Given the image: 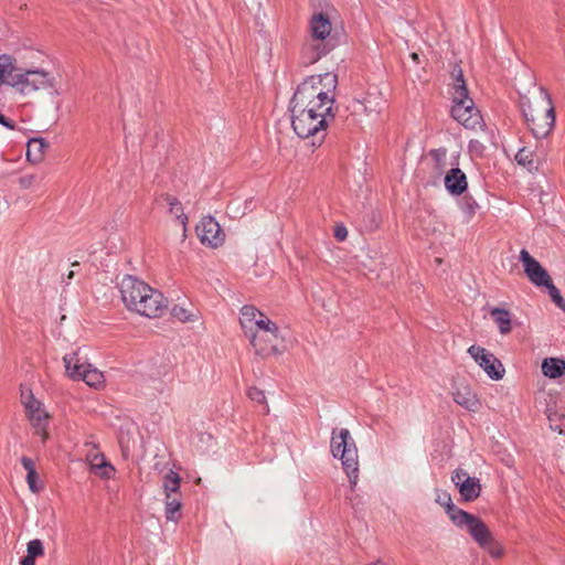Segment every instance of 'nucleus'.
<instances>
[{"instance_id": "nucleus-1", "label": "nucleus", "mask_w": 565, "mask_h": 565, "mask_svg": "<svg viewBox=\"0 0 565 565\" xmlns=\"http://www.w3.org/2000/svg\"><path fill=\"white\" fill-rule=\"evenodd\" d=\"M338 75L331 72L307 77L297 88L290 105L299 106L300 99L308 102L306 109L315 115L334 119L335 90Z\"/></svg>"}, {"instance_id": "nucleus-2", "label": "nucleus", "mask_w": 565, "mask_h": 565, "mask_svg": "<svg viewBox=\"0 0 565 565\" xmlns=\"http://www.w3.org/2000/svg\"><path fill=\"white\" fill-rule=\"evenodd\" d=\"M121 300L126 308L147 318L163 315L168 303L163 295L134 276H125L119 285Z\"/></svg>"}, {"instance_id": "nucleus-3", "label": "nucleus", "mask_w": 565, "mask_h": 565, "mask_svg": "<svg viewBox=\"0 0 565 565\" xmlns=\"http://www.w3.org/2000/svg\"><path fill=\"white\" fill-rule=\"evenodd\" d=\"M524 119L536 138L546 137L555 125V109L548 92L540 86L521 97Z\"/></svg>"}, {"instance_id": "nucleus-4", "label": "nucleus", "mask_w": 565, "mask_h": 565, "mask_svg": "<svg viewBox=\"0 0 565 565\" xmlns=\"http://www.w3.org/2000/svg\"><path fill=\"white\" fill-rule=\"evenodd\" d=\"M300 102L299 106L290 105L291 127L299 138H312V146L320 145L326 137L329 122L334 119L310 113V109L302 107L308 106V102L302 98Z\"/></svg>"}, {"instance_id": "nucleus-5", "label": "nucleus", "mask_w": 565, "mask_h": 565, "mask_svg": "<svg viewBox=\"0 0 565 565\" xmlns=\"http://www.w3.org/2000/svg\"><path fill=\"white\" fill-rule=\"evenodd\" d=\"M331 452L337 458L340 457L343 469L350 479L351 487L354 488L359 478V455L355 444L351 440L350 431L342 428L332 433Z\"/></svg>"}, {"instance_id": "nucleus-6", "label": "nucleus", "mask_w": 565, "mask_h": 565, "mask_svg": "<svg viewBox=\"0 0 565 565\" xmlns=\"http://www.w3.org/2000/svg\"><path fill=\"white\" fill-rule=\"evenodd\" d=\"M249 343L257 355L262 358L276 356L286 350V331L273 322L255 335V339H250Z\"/></svg>"}, {"instance_id": "nucleus-7", "label": "nucleus", "mask_w": 565, "mask_h": 565, "mask_svg": "<svg viewBox=\"0 0 565 565\" xmlns=\"http://www.w3.org/2000/svg\"><path fill=\"white\" fill-rule=\"evenodd\" d=\"M459 522L466 523V530L475 542L486 551L492 558H501L504 555V548L492 535L486 523L478 516L461 515Z\"/></svg>"}, {"instance_id": "nucleus-8", "label": "nucleus", "mask_w": 565, "mask_h": 565, "mask_svg": "<svg viewBox=\"0 0 565 565\" xmlns=\"http://www.w3.org/2000/svg\"><path fill=\"white\" fill-rule=\"evenodd\" d=\"M12 79L11 86L23 95H31L39 89L52 88L55 85V78L44 70L22 71L18 67Z\"/></svg>"}, {"instance_id": "nucleus-9", "label": "nucleus", "mask_w": 565, "mask_h": 565, "mask_svg": "<svg viewBox=\"0 0 565 565\" xmlns=\"http://www.w3.org/2000/svg\"><path fill=\"white\" fill-rule=\"evenodd\" d=\"M21 402L24 405L28 418L32 426L36 429V433L41 435L43 443L49 438L46 431V424L50 418L49 413L43 407V404L34 397L30 390L22 391Z\"/></svg>"}, {"instance_id": "nucleus-10", "label": "nucleus", "mask_w": 565, "mask_h": 565, "mask_svg": "<svg viewBox=\"0 0 565 565\" xmlns=\"http://www.w3.org/2000/svg\"><path fill=\"white\" fill-rule=\"evenodd\" d=\"M273 322L267 315L254 306H244L241 309L239 324L248 341L255 339V335L264 331Z\"/></svg>"}, {"instance_id": "nucleus-11", "label": "nucleus", "mask_w": 565, "mask_h": 565, "mask_svg": "<svg viewBox=\"0 0 565 565\" xmlns=\"http://www.w3.org/2000/svg\"><path fill=\"white\" fill-rule=\"evenodd\" d=\"M452 118L467 129L482 128L483 119L473 100L455 103L451 107Z\"/></svg>"}, {"instance_id": "nucleus-12", "label": "nucleus", "mask_w": 565, "mask_h": 565, "mask_svg": "<svg viewBox=\"0 0 565 565\" xmlns=\"http://www.w3.org/2000/svg\"><path fill=\"white\" fill-rule=\"evenodd\" d=\"M468 353L490 379L499 381L503 377L505 370L494 354L478 345H471L468 349Z\"/></svg>"}, {"instance_id": "nucleus-13", "label": "nucleus", "mask_w": 565, "mask_h": 565, "mask_svg": "<svg viewBox=\"0 0 565 565\" xmlns=\"http://www.w3.org/2000/svg\"><path fill=\"white\" fill-rule=\"evenodd\" d=\"M200 242L211 248H217L225 242V233L212 216H204L196 225Z\"/></svg>"}, {"instance_id": "nucleus-14", "label": "nucleus", "mask_w": 565, "mask_h": 565, "mask_svg": "<svg viewBox=\"0 0 565 565\" xmlns=\"http://www.w3.org/2000/svg\"><path fill=\"white\" fill-rule=\"evenodd\" d=\"M520 260L530 281L539 287L551 284L552 279L543 266L526 249L520 252Z\"/></svg>"}, {"instance_id": "nucleus-15", "label": "nucleus", "mask_w": 565, "mask_h": 565, "mask_svg": "<svg viewBox=\"0 0 565 565\" xmlns=\"http://www.w3.org/2000/svg\"><path fill=\"white\" fill-rule=\"evenodd\" d=\"M452 482L458 487L459 493L465 501H475L481 492V484L478 478L469 477L462 469H457L451 476Z\"/></svg>"}, {"instance_id": "nucleus-16", "label": "nucleus", "mask_w": 565, "mask_h": 565, "mask_svg": "<svg viewBox=\"0 0 565 565\" xmlns=\"http://www.w3.org/2000/svg\"><path fill=\"white\" fill-rule=\"evenodd\" d=\"M86 460L90 470L103 479H110L114 476V467L106 460L105 456L96 449H90L86 454Z\"/></svg>"}, {"instance_id": "nucleus-17", "label": "nucleus", "mask_w": 565, "mask_h": 565, "mask_svg": "<svg viewBox=\"0 0 565 565\" xmlns=\"http://www.w3.org/2000/svg\"><path fill=\"white\" fill-rule=\"evenodd\" d=\"M454 401L469 412H478L481 403L475 392L467 386H458L452 393Z\"/></svg>"}, {"instance_id": "nucleus-18", "label": "nucleus", "mask_w": 565, "mask_h": 565, "mask_svg": "<svg viewBox=\"0 0 565 565\" xmlns=\"http://www.w3.org/2000/svg\"><path fill=\"white\" fill-rule=\"evenodd\" d=\"M435 501L438 504H440L441 507H445L446 512L448 513L450 520L454 522L455 525H457L459 527H462V529L466 527V523H463V521L459 522V520L461 519L460 516L462 514L467 515V516H475L473 514H470L461 509L456 508L452 504L450 494L446 491H437Z\"/></svg>"}, {"instance_id": "nucleus-19", "label": "nucleus", "mask_w": 565, "mask_h": 565, "mask_svg": "<svg viewBox=\"0 0 565 565\" xmlns=\"http://www.w3.org/2000/svg\"><path fill=\"white\" fill-rule=\"evenodd\" d=\"M66 374L74 381L82 379L83 371L89 367V363L79 354L78 351L67 354L63 358Z\"/></svg>"}, {"instance_id": "nucleus-20", "label": "nucleus", "mask_w": 565, "mask_h": 565, "mask_svg": "<svg viewBox=\"0 0 565 565\" xmlns=\"http://www.w3.org/2000/svg\"><path fill=\"white\" fill-rule=\"evenodd\" d=\"M332 30V24L329 17L323 13H315L310 19V33L313 40H326Z\"/></svg>"}, {"instance_id": "nucleus-21", "label": "nucleus", "mask_w": 565, "mask_h": 565, "mask_svg": "<svg viewBox=\"0 0 565 565\" xmlns=\"http://www.w3.org/2000/svg\"><path fill=\"white\" fill-rule=\"evenodd\" d=\"M445 186L454 195H460L467 190L466 174L459 168H451L445 177Z\"/></svg>"}, {"instance_id": "nucleus-22", "label": "nucleus", "mask_w": 565, "mask_h": 565, "mask_svg": "<svg viewBox=\"0 0 565 565\" xmlns=\"http://www.w3.org/2000/svg\"><path fill=\"white\" fill-rule=\"evenodd\" d=\"M454 82L451 84L450 94L452 97V103L472 100L469 97V90L463 78L462 70L458 68L452 72Z\"/></svg>"}, {"instance_id": "nucleus-23", "label": "nucleus", "mask_w": 565, "mask_h": 565, "mask_svg": "<svg viewBox=\"0 0 565 565\" xmlns=\"http://www.w3.org/2000/svg\"><path fill=\"white\" fill-rule=\"evenodd\" d=\"M355 103L363 106L366 115L380 114L384 106V99L381 92H367L363 99H355Z\"/></svg>"}, {"instance_id": "nucleus-24", "label": "nucleus", "mask_w": 565, "mask_h": 565, "mask_svg": "<svg viewBox=\"0 0 565 565\" xmlns=\"http://www.w3.org/2000/svg\"><path fill=\"white\" fill-rule=\"evenodd\" d=\"M17 71V60L13 56L8 54L0 55V86H11Z\"/></svg>"}, {"instance_id": "nucleus-25", "label": "nucleus", "mask_w": 565, "mask_h": 565, "mask_svg": "<svg viewBox=\"0 0 565 565\" xmlns=\"http://www.w3.org/2000/svg\"><path fill=\"white\" fill-rule=\"evenodd\" d=\"M49 143L43 138H32L28 142L26 159L33 164L42 162Z\"/></svg>"}, {"instance_id": "nucleus-26", "label": "nucleus", "mask_w": 565, "mask_h": 565, "mask_svg": "<svg viewBox=\"0 0 565 565\" xmlns=\"http://www.w3.org/2000/svg\"><path fill=\"white\" fill-rule=\"evenodd\" d=\"M542 372L546 377L558 379L565 373V361L557 358H547L542 362Z\"/></svg>"}, {"instance_id": "nucleus-27", "label": "nucleus", "mask_w": 565, "mask_h": 565, "mask_svg": "<svg viewBox=\"0 0 565 565\" xmlns=\"http://www.w3.org/2000/svg\"><path fill=\"white\" fill-rule=\"evenodd\" d=\"M490 316L497 323L501 334H508L512 330L511 313L507 309L493 308Z\"/></svg>"}, {"instance_id": "nucleus-28", "label": "nucleus", "mask_w": 565, "mask_h": 565, "mask_svg": "<svg viewBox=\"0 0 565 565\" xmlns=\"http://www.w3.org/2000/svg\"><path fill=\"white\" fill-rule=\"evenodd\" d=\"M163 200L167 203V205L169 206L170 214L175 216V218H178L180 221V223L183 225V227L185 230L186 224H188V216L183 213V206H182L181 202L177 198H174L170 194H166L163 196Z\"/></svg>"}, {"instance_id": "nucleus-29", "label": "nucleus", "mask_w": 565, "mask_h": 565, "mask_svg": "<svg viewBox=\"0 0 565 565\" xmlns=\"http://www.w3.org/2000/svg\"><path fill=\"white\" fill-rule=\"evenodd\" d=\"M181 486V477L173 470H170L164 475L162 480V489L164 495L167 494H178L180 492Z\"/></svg>"}, {"instance_id": "nucleus-30", "label": "nucleus", "mask_w": 565, "mask_h": 565, "mask_svg": "<svg viewBox=\"0 0 565 565\" xmlns=\"http://www.w3.org/2000/svg\"><path fill=\"white\" fill-rule=\"evenodd\" d=\"M82 381H84L88 386L100 388L105 384V377L103 372L94 367L92 364L86 371H83Z\"/></svg>"}, {"instance_id": "nucleus-31", "label": "nucleus", "mask_w": 565, "mask_h": 565, "mask_svg": "<svg viewBox=\"0 0 565 565\" xmlns=\"http://www.w3.org/2000/svg\"><path fill=\"white\" fill-rule=\"evenodd\" d=\"M515 161L527 169V171L533 172L539 170V166L536 161L534 160V152L524 147L521 148L518 153L515 154Z\"/></svg>"}, {"instance_id": "nucleus-32", "label": "nucleus", "mask_w": 565, "mask_h": 565, "mask_svg": "<svg viewBox=\"0 0 565 565\" xmlns=\"http://www.w3.org/2000/svg\"><path fill=\"white\" fill-rule=\"evenodd\" d=\"M171 315L181 322H193L199 319V311L194 308H185L183 306L175 305Z\"/></svg>"}, {"instance_id": "nucleus-33", "label": "nucleus", "mask_w": 565, "mask_h": 565, "mask_svg": "<svg viewBox=\"0 0 565 565\" xmlns=\"http://www.w3.org/2000/svg\"><path fill=\"white\" fill-rule=\"evenodd\" d=\"M429 156L435 162V168L439 173H443L448 166H452V163L447 162V150L446 149H435L429 152Z\"/></svg>"}, {"instance_id": "nucleus-34", "label": "nucleus", "mask_w": 565, "mask_h": 565, "mask_svg": "<svg viewBox=\"0 0 565 565\" xmlns=\"http://www.w3.org/2000/svg\"><path fill=\"white\" fill-rule=\"evenodd\" d=\"M182 503H164L166 519L168 521L178 522L181 519Z\"/></svg>"}, {"instance_id": "nucleus-35", "label": "nucleus", "mask_w": 565, "mask_h": 565, "mask_svg": "<svg viewBox=\"0 0 565 565\" xmlns=\"http://www.w3.org/2000/svg\"><path fill=\"white\" fill-rule=\"evenodd\" d=\"M548 290V294L552 300L555 302L557 307L565 311V300L563 299L559 290L554 286L553 281L545 286Z\"/></svg>"}, {"instance_id": "nucleus-36", "label": "nucleus", "mask_w": 565, "mask_h": 565, "mask_svg": "<svg viewBox=\"0 0 565 565\" xmlns=\"http://www.w3.org/2000/svg\"><path fill=\"white\" fill-rule=\"evenodd\" d=\"M43 554V544L40 540H32L28 543V555L36 557Z\"/></svg>"}, {"instance_id": "nucleus-37", "label": "nucleus", "mask_w": 565, "mask_h": 565, "mask_svg": "<svg viewBox=\"0 0 565 565\" xmlns=\"http://www.w3.org/2000/svg\"><path fill=\"white\" fill-rule=\"evenodd\" d=\"M36 479H38L36 471L28 472L26 482H28V486H29L30 490L33 493H36V492H39L42 489V486H38L36 484Z\"/></svg>"}, {"instance_id": "nucleus-38", "label": "nucleus", "mask_w": 565, "mask_h": 565, "mask_svg": "<svg viewBox=\"0 0 565 565\" xmlns=\"http://www.w3.org/2000/svg\"><path fill=\"white\" fill-rule=\"evenodd\" d=\"M248 396L250 399L256 401L258 403H265L266 396L264 392L257 387H252L248 390Z\"/></svg>"}, {"instance_id": "nucleus-39", "label": "nucleus", "mask_w": 565, "mask_h": 565, "mask_svg": "<svg viewBox=\"0 0 565 565\" xmlns=\"http://www.w3.org/2000/svg\"><path fill=\"white\" fill-rule=\"evenodd\" d=\"M35 179L34 174L23 175L19 179V184L22 189H30L34 185Z\"/></svg>"}, {"instance_id": "nucleus-40", "label": "nucleus", "mask_w": 565, "mask_h": 565, "mask_svg": "<svg viewBox=\"0 0 565 565\" xmlns=\"http://www.w3.org/2000/svg\"><path fill=\"white\" fill-rule=\"evenodd\" d=\"M21 463L28 472L35 471L34 462L30 458L23 457Z\"/></svg>"}, {"instance_id": "nucleus-41", "label": "nucleus", "mask_w": 565, "mask_h": 565, "mask_svg": "<svg viewBox=\"0 0 565 565\" xmlns=\"http://www.w3.org/2000/svg\"><path fill=\"white\" fill-rule=\"evenodd\" d=\"M166 502L182 503V494L181 493H178V494H167V495H164V503Z\"/></svg>"}, {"instance_id": "nucleus-42", "label": "nucleus", "mask_w": 565, "mask_h": 565, "mask_svg": "<svg viewBox=\"0 0 565 565\" xmlns=\"http://www.w3.org/2000/svg\"><path fill=\"white\" fill-rule=\"evenodd\" d=\"M328 52L326 45H317L316 46V54L315 56L312 57V62H316L317 60H319L321 56L326 55Z\"/></svg>"}, {"instance_id": "nucleus-43", "label": "nucleus", "mask_w": 565, "mask_h": 565, "mask_svg": "<svg viewBox=\"0 0 565 565\" xmlns=\"http://www.w3.org/2000/svg\"><path fill=\"white\" fill-rule=\"evenodd\" d=\"M334 236L339 241H344L348 236V231L345 227L341 226V227H337L335 228V232H334Z\"/></svg>"}, {"instance_id": "nucleus-44", "label": "nucleus", "mask_w": 565, "mask_h": 565, "mask_svg": "<svg viewBox=\"0 0 565 565\" xmlns=\"http://www.w3.org/2000/svg\"><path fill=\"white\" fill-rule=\"evenodd\" d=\"M0 125L13 130L15 125L12 120L7 119L1 113H0Z\"/></svg>"}, {"instance_id": "nucleus-45", "label": "nucleus", "mask_w": 565, "mask_h": 565, "mask_svg": "<svg viewBox=\"0 0 565 565\" xmlns=\"http://www.w3.org/2000/svg\"><path fill=\"white\" fill-rule=\"evenodd\" d=\"M34 559H35V557L26 555L25 557L22 558L21 565H35Z\"/></svg>"}, {"instance_id": "nucleus-46", "label": "nucleus", "mask_w": 565, "mask_h": 565, "mask_svg": "<svg viewBox=\"0 0 565 565\" xmlns=\"http://www.w3.org/2000/svg\"><path fill=\"white\" fill-rule=\"evenodd\" d=\"M128 439L125 438V435H124V426L121 427L120 429V435H119V443L124 446L126 444V446H128Z\"/></svg>"}, {"instance_id": "nucleus-47", "label": "nucleus", "mask_w": 565, "mask_h": 565, "mask_svg": "<svg viewBox=\"0 0 565 565\" xmlns=\"http://www.w3.org/2000/svg\"><path fill=\"white\" fill-rule=\"evenodd\" d=\"M126 431H127V435L130 433V431H134L136 430V427L132 423H127L126 425Z\"/></svg>"}, {"instance_id": "nucleus-48", "label": "nucleus", "mask_w": 565, "mask_h": 565, "mask_svg": "<svg viewBox=\"0 0 565 565\" xmlns=\"http://www.w3.org/2000/svg\"><path fill=\"white\" fill-rule=\"evenodd\" d=\"M73 277H74V271H73V270H71V271L66 275V277H65V278H63V281H64V282H68V280L73 279Z\"/></svg>"}, {"instance_id": "nucleus-49", "label": "nucleus", "mask_w": 565, "mask_h": 565, "mask_svg": "<svg viewBox=\"0 0 565 565\" xmlns=\"http://www.w3.org/2000/svg\"><path fill=\"white\" fill-rule=\"evenodd\" d=\"M411 58L415 62V63H418L419 62V56L417 53H412L411 54Z\"/></svg>"}, {"instance_id": "nucleus-50", "label": "nucleus", "mask_w": 565, "mask_h": 565, "mask_svg": "<svg viewBox=\"0 0 565 565\" xmlns=\"http://www.w3.org/2000/svg\"><path fill=\"white\" fill-rule=\"evenodd\" d=\"M476 205H477V203H476V202H472V203L468 204V207H469L470 213H473V212H475V206H476Z\"/></svg>"}, {"instance_id": "nucleus-51", "label": "nucleus", "mask_w": 565, "mask_h": 565, "mask_svg": "<svg viewBox=\"0 0 565 565\" xmlns=\"http://www.w3.org/2000/svg\"><path fill=\"white\" fill-rule=\"evenodd\" d=\"M370 565H385V564H384V562L382 559H377V561H375L374 563H372Z\"/></svg>"}]
</instances>
